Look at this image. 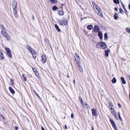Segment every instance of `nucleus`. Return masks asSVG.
Wrapping results in <instances>:
<instances>
[{"label":"nucleus","mask_w":130,"mask_h":130,"mask_svg":"<svg viewBox=\"0 0 130 130\" xmlns=\"http://www.w3.org/2000/svg\"><path fill=\"white\" fill-rule=\"evenodd\" d=\"M64 127L66 129H67V125H64Z\"/></svg>","instance_id":"nucleus-50"},{"label":"nucleus","mask_w":130,"mask_h":130,"mask_svg":"<svg viewBox=\"0 0 130 130\" xmlns=\"http://www.w3.org/2000/svg\"><path fill=\"white\" fill-rule=\"evenodd\" d=\"M113 2L117 4H119L120 3L118 0H113Z\"/></svg>","instance_id":"nucleus-31"},{"label":"nucleus","mask_w":130,"mask_h":130,"mask_svg":"<svg viewBox=\"0 0 130 130\" xmlns=\"http://www.w3.org/2000/svg\"><path fill=\"white\" fill-rule=\"evenodd\" d=\"M96 47L98 48H100L101 49H104L106 48L107 46L105 42H101L98 43L96 45Z\"/></svg>","instance_id":"nucleus-3"},{"label":"nucleus","mask_w":130,"mask_h":130,"mask_svg":"<svg viewBox=\"0 0 130 130\" xmlns=\"http://www.w3.org/2000/svg\"><path fill=\"white\" fill-rule=\"evenodd\" d=\"M64 5V4H61V6H62V5Z\"/></svg>","instance_id":"nucleus-61"},{"label":"nucleus","mask_w":130,"mask_h":130,"mask_svg":"<svg viewBox=\"0 0 130 130\" xmlns=\"http://www.w3.org/2000/svg\"><path fill=\"white\" fill-rule=\"evenodd\" d=\"M41 130H45L44 128L42 126L41 127Z\"/></svg>","instance_id":"nucleus-48"},{"label":"nucleus","mask_w":130,"mask_h":130,"mask_svg":"<svg viewBox=\"0 0 130 130\" xmlns=\"http://www.w3.org/2000/svg\"><path fill=\"white\" fill-rule=\"evenodd\" d=\"M26 47L32 54L33 58H35L37 56L36 51L31 48L29 45H26Z\"/></svg>","instance_id":"nucleus-2"},{"label":"nucleus","mask_w":130,"mask_h":130,"mask_svg":"<svg viewBox=\"0 0 130 130\" xmlns=\"http://www.w3.org/2000/svg\"><path fill=\"white\" fill-rule=\"evenodd\" d=\"M22 76L23 78L24 77H25L23 74H22Z\"/></svg>","instance_id":"nucleus-58"},{"label":"nucleus","mask_w":130,"mask_h":130,"mask_svg":"<svg viewBox=\"0 0 130 130\" xmlns=\"http://www.w3.org/2000/svg\"><path fill=\"white\" fill-rule=\"evenodd\" d=\"M118 106L120 107H121V104L119 103H118Z\"/></svg>","instance_id":"nucleus-46"},{"label":"nucleus","mask_w":130,"mask_h":130,"mask_svg":"<svg viewBox=\"0 0 130 130\" xmlns=\"http://www.w3.org/2000/svg\"><path fill=\"white\" fill-rule=\"evenodd\" d=\"M110 50L109 49H108L107 50L105 51V55L106 57H107L109 55V53L110 52Z\"/></svg>","instance_id":"nucleus-12"},{"label":"nucleus","mask_w":130,"mask_h":130,"mask_svg":"<svg viewBox=\"0 0 130 130\" xmlns=\"http://www.w3.org/2000/svg\"><path fill=\"white\" fill-rule=\"evenodd\" d=\"M128 7H129V9L130 10V4H129L128 5Z\"/></svg>","instance_id":"nucleus-54"},{"label":"nucleus","mask_w":130,"mask_h":130,"mask_svg":"<svg viewBox=\"0 0 130 130\" xmlns=\"http://www.w3.org/2000/svg\"><path fill=\"white\" fill-rule=\"evenodd\" d=\"M52 10L53 11H55L58 9V8L56 6H54L52 7Z\"/></svg>","instance_id":"nucleus-32"},{"label":"nucleus","mask_w":130,"mask_h":130,"mask_svg":"<svg viewBox=\"0 0 130 130\" xmlns=\"http://www.w3.org/2000/svg\"><path fill=\"white\" fill-rule=\"evenodd\" d=\"M100 28L97 25H95L93 31L96 33L99 32V31Z\"/></svg>","instance_id":"nucleus-8"},{"label":"nucleus","mask_w":130,"mask_h":130,"mask_svg":"<svg viewBox=\"0 0 130 130\" xmlns=\"http://www.w3.org/2000/svg\"><path fill=\"white\" fill-rule=\"evenodd\" d=\"M75 60L76 61V63L78 65L79 64L80 62V59L79 57H78L77 58H74Z\"/></svg>","instance_id":"nucleus-13"},{"label":"nucleus","mask_w":130,"mask_h":130,"mask_svg":"<svg viewBox=\"0 0 130 130\" xmlns=\"http://www.w3.org/2000/svg\"><path fill=\"white\" fill-rule=\"evenodd\" d=\"M118 115L120 120L122 121V119L120 116V112H118Z\"/></svg>","instance_id":"nucleus-29"},{"label":"nucleus","mask_w":130,"mask_h":130,"mask_svg":"<svg viewBox=\"0 0 130 130\" xmlns=\"http://www.w3.org/2000/svg\"><path fill=\"white\" fill-rule=\"evenodd\" d=\"M98 36L99 38L101 39H103V34L101 31H99L98 33Z\"/></svg>","instance_id":"nucleus-15"},{"label":"nucleus","mask_w":130,"mask_h":130,"mask_svg":"<svg viewBox=\"0 0 130 130\" xmlns=\"http://www.w3.org/2000/svg\"><path fill=\"white\" fill-rule=\"evenodd\" d=\"M7 54L9 57L10 58H11L12 57V55L11 54V52L7 53Z\"/></svg>","instance_id":"nucleus-37"},{"label":"nucleus","mask_w":130,"mask_h":130,"mask_svg":"<svg viewBox=\"0 0 130 130\" xmlns=\"http://www.w3.org/2000/svg\"><path fill=\"white\" fill-rule=\"evenodd\" d=\"M104 37L105 39L106 40L108 38V36L107 34L106 33L104 34Z\"/></svg>","instance_id":"nucleus-34"},{"label":"nucleus","mask_w":130,"mask_h":130,"mask_svg":"<svg viewBox=\"0 0 130 130\" xmlns=\"http://www.w3.org/2000/svg\"><path fill=\"white\" fill-rule=\"evenodd\" d=\"M93 28V26L92 25H89L87 26V28L90 30H91Z\"/></svg>","instance_id":"nucleus-23"},{"label":"nucleus","mask_w":130,"mask_h":130,"mask_svg":"<svg viewBox=\"0 0 130 130\" xmlns=\"http://www.w3.org/2000/svg\"><path fill=\"white\" fill-rule=\"evenodd\" d=\"M82 20V18H81V20Z\"/></svg>","instance_id":"nucleus-62"},{"label":"nucleus","mask_w":130,"mask_h":130,"mask_svg":"<svg viewBox=\"0 0 130 130\" xmlns=\"http://www.w3.org/2000/svg\"><path fill=\"white\" fill-rule=\"evenodd\" d=\"M92 114L93 116H95L96 117L98 116V115L96 109H93L91 110Z\"/></svg>","instance_id":"nucleus-5"},{"label":"nucleus","mask_w":130,"mask_h":130,"mask_svg":"<svg viewBox=\"0 0 130 130\" xmlns=\"http://www.w3.org/2000/svg\"><path fill=\"white\" fill-rule=\"evenodd\" d=\"M5 50L6 52L7 53L11 52V51L8 48H5Z\"/></svg>","instance_id":"nucleus-25"},{"label":"nucleus","mask_w":130,"mask_h":130,"mask_svg":"<svg viewBox=\"0 0 130 130\" xmlns=\"http://www.w3.org/2000/svg\"><path fill=\"white\" fill-rule=\"evenodd\" d=\"M34 92L35 93V94H36V95L39 98H40V97L38 95V94L37 93L36 91H34Z\"/></svg>","instance_id":"nucleus-41"},{"label":"nucleus","mask_w":130,"mask_h":130,"mask_svg":"<svg viewBox=\"0 0 130 130\" xmlns=\"http://www.w3.org/2000/svg\"><path fill=\"white\" fill-rule=\"evenodd\" d=\"M52 4H53L56 3L57 2L56 0H50Z\"/></svg>","instance_id":"nucleus-26"},{"label":"nucleus","mask_w":130,"mask_h":130,"mask_svg":"<svg viewBox=\"0 0 130 130\" xmlns=\"http://www.w3.org/2000/svg\"><path fill=\"white\" fill-rule=\"evenodd\" d=\"M54 26L58 32H60V30L57 24H55L54 25Z\"/></svg>","instance_id":"nucleus-19"},{"label":"nucleus","mask_w":130,"mask_h":130,"mask_svg":"<svg viewBox=\"0 0 130 130\" xmlns=\"http://www.w3.org/2000/svg\"><path fill=\"white\" fill-rule=\"evenodd\" d=\"M120 12L122 14L124 13V12L121 8H120L119 9Z\"/></svg>","instance_id":"nucleus-35"},{"label":"nucleus","mask_w":130,"mask_h":130,"mask_svg":"<svg viewBox=\"0 0 130 130\" xmlns=\"http://www.w3.org/2000/svg\"><path fill=\"white\" fill-rule=\"evenodd\" d=\"M13 80H11L10 81V83H11L12 84H13Z\"/></svg>","instance_id":"nucleus-51"},{"label":"nucleus","mask_w":130,"mask_h":130,"mask_svg":"<svg viewBox=\"0 0 130 130\" xmlns=\"http://www.w3.org/2000/svg\"><path fill=\"white\" fill-rule=\"evenodd\" d=\"M23 79L24 81H26V78L25 77H23Z\"/></svg>","instance_id":"nucleus-45"},{"label":"nucleus","mask_w":130,"mask_h":130,"mask_svg":"<svg viewBox=\"0 0 130 130\" xmlns=\"http://www.w3.org/2000/svg\"><path fill=\"white\" fill-rule=\"evenodd\" d=\"M126 29L127 32L130 33V29H129L128 27H127L126 28Z\"/></svg>","instance_id":"nucleus-39"},{"label":"nucleus","mask_w":130,"mask_h":130,"mask_svg":"<svg viewBox=\"0 0 130 130\" xmlns=\"http://www.w3.org/2000/svg\"><path fill=\"white\" fill-rule=\"evenodd\" d=\"M83 106L86 108L87 109H89L90 108L89 105L85 103L84 104V103L82 104Z\"/></svg>","instance_id":"nucleus-16"},{"label":"nucleus","mask_w":130,"mask_h":130,"mask_svg":"<svg viewBox=\"0 0 130 130\" xmlns=\"http://www.w3.org/2000/svg\"><path fill=\"white\" fill-rule=\"evenodd\" d=\"M74 55H75V56H74V58H77L78 57H79V55H77V53H75Z\"/></svg>","instance_id":"nucleus-38"},{"label":"nucleus","mask_w":130,"mask_h":130,"mask_svg":"<svg viewBox=\"0 0 130 130\" xmlns=\"http://www.w3.org/2000/svg\"><path fill=\"white\" fill-rule=\"evenodd\" d=\"M109 108L111 111L114 110L113 104L112 102H109Z\"/></svg>","instance_id":"nucleus-14"},{"label":"nucleus","mask_w":130,"mask_h":130,"mask_svg":"<svg viewBox=\"0 0 130 130\" xmlns=\"http://www.w3.org/2000/svg\"><path fill=\"white\" fill-rule=\"evenodd\" d=\"M32 69L33 71L34 72L35 74H36V73H38V72L36 69L33 68Z\"/></svg>","instance_id":"nucleus-36"},{"label":"nucleus","mask_w":130,"mask_h":130,"mask_svg":"<svg viewBox=\"0 0 130 130\" xmlns=\"http://www.w3.org/2000/svg\"><path fill=\"white\" fill-rule=\"evenodd\" d=\"M121 4L122 6V7H123V5H123V3L122 2H121Z\"/></svg>","instance_id":"nucleus-53"},{"label":"nucleus","mask_w":130,"mask_h":130,"mask_svg":"<svg viewBox=\"0 0 130 130\" xmlns=\"http://www.w3.org/2000/svg\"><path fill=\"white\" fill-rule=\"evenodd\" d=\"M9 89L10 91L12 93V94H14V91L12 87H9Z\"/></svg>","instance_id":"nucleus-20"},{"label":"nucleus","mask_w":130,"mask_h":130,"mask_svg":"<svg viewBox=\"0 0 130 130\" xmlns=\"http://www.w3.org/2000/svg\"><path fill=\"white\" fill-rule=\"evenodd\" d=\"M14 128H15V130H17L18 129V127L17 126H15Z\"/></svg>","instance_id":"nucleus-43"},{"label":"nucleus","mask_w":130,"mask_h":130,"mask_svg":"<svg viewBox=\"0 0 130 130\" xmlns=\"http://www.w3.org/2000/svg\"><path fill=\"white\" fill-rule=\"evenodd\" d=\"M1 117L4 120H5V118L3 115H1Z\"/></svg>","instance_id":"nucleus-42"},{"label":"nucleus","mask_w":130,"mask_h":130,"mask_svg":"<svg viewBox=\"0 0 130 130\" xmlns=\"http://www.w3.org/2000/svg\"><path fill=\"white\" fill-rule=\"evenodd\" d=\"M0 28L1 29V31H2L3 30H4L5 29L4 26L2 25H0Z\"/></svg>","instance_id":"nucleus-30"},{"label":"nucleus","mask_w":130,"mask_h":130,"mask_svg":"<svg viewBox=\"0 0 130 130\" xmlns=\"http://www.w3.org/2000/svg\"><path fill=\"white\" fill-rule=\"evenodd\" d=\"M32 19H34V16L33 15H32Z\"/></svg>","instance_id":"nucleus-56"},{"label":"nucleus","mask_w":130,"mask_h":130,"mask_svg":"<svg viewBox=\"0 0 130 130\" xmlns=\"http://www.w3.org/2000/svg\"><path fill=\"white\" fill-rule=\"evenodd\" d=\"M121 79L122 83L124 84H126V82L124 78L123 77H121Z\"/></svg>","instance_id":"nucleus-22"},{"label":"nucleus","mask_w":130,"mask_h":130,"mask_svg":"<svg viewBox=\"0 0 130 130\" xmlns=\"http://www.w3.org/2000/svg\"><path fill=\"white\" fill-rule=\"evenodd\" d=\"M91 130H94V128L93 126H92V127Z\"/></svg>","instance_id":"nucleus-49"},{"label":"nucleus","mask_w":130,"mask_h":130,"mask_svg":"<svg viewBox=\"0 0 130 130\" xmlns=\"http://www.w3.org/2000/svg\"><path fill=\"white\" fill-rule=\"evenodd\" d=\"M116 79L115 77L113 78V79L112 80V82L113 83H116Z\"/></svg>","instance_id":"nucleus-28"},{"label":"nucleus","mask_w":130,"mask_h":130,"mask_svg":"<svg viewBox=\"0 0 130 130\" xmlns=\"http://www.w3.org/2000/svg\"><path fill=\"white\" fill-rule=\"evenodd\" d=\"M7 40H10V35L8 34L7 32L3 36Z\"/></svg>","instance_id":"nucleus-7"},{"label":"nucleus","mask_w":130,"mask_h":130,"mask_svg":"<svg viewBox=\"0 0 130 130\" xmlns=\"http://www.w3.org/2000/svg\"><path fill=\"white\" fill-rule=\"evenodd\" d=\"M61 9L59 10L58 13V14H59V15H62L63 14V12L62 11V7H61Z\"/></svg>","instance_id":"nucleus-11"},{"label":"nucleus","mask_w":130,"mask_h":130,"mask_svg":"<svg viewBox=\"0 0 130 130\" xmlns=\"http://www.w3.org/2000/svg\"><path fill=\"white\" fill-rule=\"evenodd\" d=\"M59 23L60 25L63 26V23Z\"/></svg>","instance_id":"nucleus-52"},{"label":"nucleus","mask_w":130,"mask_h":130,"mask_svg":"<svg viewBox=\"0 0 130 130\" xmlns=\"http://www.w3.org/2000/svg\"><path fill=\"white\" fill-rule=\"evenodd\" d=\"M12 6L13 7L14 15L16 18H17V2L15 1H13Z\"/></svg>","instance_id":"nucleus-1"},{"label":"nucleus","mask_w":130,"mask_h":130,"mask_svg":"<svg viewBox=\"0 0 130 130\" xmlns=\"http://www.w3.org/2000/svg\"><path fill=\"white\" fill-rule=\"evenodd\" d=\"M4 59V57L1 51H0V60H3Z\"/></svg>","instance_id":"nucleus-18"},{"label":"nucleus","mask_w":130,"mask_h":130,"mask_svg":"<svg viewBox=\"0 0 130 130\" xmlns=\"http://www.w3.org/2000/svg\"><path fill=\"white\" fill-rule=\"evenodd\" d=\"M46 60V57L44 55H43L42 56L41 61L43 63H44Z\"/></svg>","instance_id":"nucleus-10"},{"label":"nucleus","mask_w":130,"mask_h":130,"mask_svg":"<svg viewBox=\"0 0 130 130\" xmlns=\"http://www.w3.org/2000/svg\"><path fill=\"white\" fill-rule=\"evenodd\" d=\"M111 113H112V114H113L114 115V116L115 117L116 119L117 120H118V118H117V115L116 113L115 112V110H113L112 111V110H111Z\"/></svg>","instance_id":"nucleus-17"},{"label":"nucleus","mask_w":130,"mask_h":130,"mask_svg":"<svg viewBox=\"0 0 130 130\" xmlns=\"http://www.w3.org/2000/svg\"><path fill=\"white\" fill-rule=\"evenodd\" d=\"M119 18L118 14L117 13H115L114 15V19L116 20H117V18Z\"/></svg>","instance_id":"nucleus-21"},{"label":"nucleus","mask_w":130,"mask_h":130,"mask_svg":"<svg viewBox=\"0 0 130 130\" xmlns=\"http://www.w3.org/2000/svg\"><path fill=\"white\" fill-rule=\"evenodd\" d=\"M96 9L98 11V12H97V13L101 17H103V13L101 11V10L100 8L99 7H96Z\"/></svg>","instance_id":"nucleus-6"},{"label":"nucleus","mask_w":130,"mask_h":130,"mask_svg":"<svg viewBox=\"0 0 130 130\" xmlns=\"http://www.w3.org/2000/svg\"><path fill=\"white\" fill-rule=\"evenodd\" d=\"M1 35L2 36H3V35H4L7 32L5 29L4 30H3L2 31H1Z\"/></svg>","instance_id":"nucleus-24"},{"label":"nucleus","mask_w":130,"mask_h":130,"mask_svg":"<svg viewBox=\"0 0 130 130\" xmlns=\"http://www.w3.org/2000/svg\"><path fill=\"white\" fill-rule=\"evenodd\" d=\"M73 82L74 84H75V81L74 80H73Z\"/></svg>","instance_id":"nucleus-59"},{"label":"nucleus","mask_w":130,"mask_h":130,"mask_svg":"<svg viewBox=\"0 0 130 130\" xmlns=\"http://www.w3.org/2000/svg\"><path fill=\"white\" fill-rule=\"evenodd\" d=\"M67 76L68 78H69V76L68 75H67Z\"/></svg>","instance_id":"nucleus-57"},{"label":"nucleus","mask_w":130,"mask_h":130,"mask_svg":"<svg viewBox=\"0 0 130 130\" xmlns=\"http://www.w3.org/2000/svg\"><path fill=\"white\" fill-rule=\"evenodd\" d=\"M123 9H124V10L126 12V15H127V10L126 9L125 7V5L123 6Z\"/></svg>","instance_id":"nucleus-33"},{"label":"nucleus","mask_w":130,"mask_h":130,"mask_svg":"<svg viewBox=\"0 0 130 130\" xmlns=\"http://www.w3.org/2000/svg\"><path fill=\"white\" fill-rule=\"evenodd\" d=\"M71 118H73V114L72 113L71 114Z\"/></svg>","instance_id":"nucleus-44"},{"label":"nucleus","mask_w":130,"mask_h":130,"mask_svg":"<svg viewBox=\"0 0 130 130\" xmlns=\"http://www.w3.org/2000/svg\"><path fill=\"white\" fill-rule=\"evenodd\" d=\"M129 99L130 100V93H129Z\"/></svg>","instance_id":"nucleus-60"},{"label":"nucleus","mask_w":130,"mask_h":130,"mask_svg":"<svg viewBox=\"0 0 130 130\" xmlns=\"http://www.w3.org/2000/svg\"><path fill=\"white\" fill-rule=\"evenodd\" d=\"M79 99L82 104H83L84 103V102L83 101V100L82 98L80 97H79Z\"/></svg>","instance_id":"nucleus-27"},{"label":"nucleus","mask_w":130,"mask_h":130,"mask_svg":"<svg viewBox=\"0 0 130 130\" xmlns=\"http://www.w3.org/2000/svg\"><path fill=\"white\" fill-rule=\"evenodd\" d=\"M109 120L110 123L115 130H118L117 128L116 124L113 120L110 119Z\"/></svg>","instance_id":"nucleus-4"},{"label":"nucleus","mask_w":130,"mask_h":130,"mask_svg":"<svg viewBox=\"0 0 130 130\" xmlns=\"http://www.w3.org/2000/svg\"><path fill=\"white\" fill-rule=\"evenodd\" d=\"M115 10L116 11H118V9L117 7H115L114 8Z\"/></svg>","instance_id":"nucleus-47"},{"label":"nucleus","mask_w":130,"mask_h":130,"mask_svg":"<svg viewBox=\"0 0 130 130\" xmlns=\"http://www.w3.org/2000/svg\"><path fill=\"white\" fill-rule=\"evenodd\" d=\"M79 68L80 70V71L81 72H83V69L81 67V66H79Z\"/></svg>","instance_id":"nucleus-40"},{"label":"nucleus","mask_w":130,"mask_h":130,"mask_svg":"<svg viewBox=\"0 0 130 130\" xmlns=\"http://www.w3.org/2000/svg\"><path fill=\"white\" fill-rule=\"evenodd\" d=\"M58 22L59 23H63L64 26L67 25H68V22L66 20L64 19V20L59 21Z\"/></svg>","instance_id":"nucleus-9"},{"label":"nucleus","mask_w":130,"mask_h":130,"mask_svg":"<svg viewBox=\"0 0 130 130\" xmlns=\"http://www.w3.org/2000/svg\"><path fill=\"white\" fill-rule=\"evenodd\" d=\"M128 77L129 78V79H130V75H128Z\"/></svg>","instance_id":"nucleus-55"}]
</instances>
